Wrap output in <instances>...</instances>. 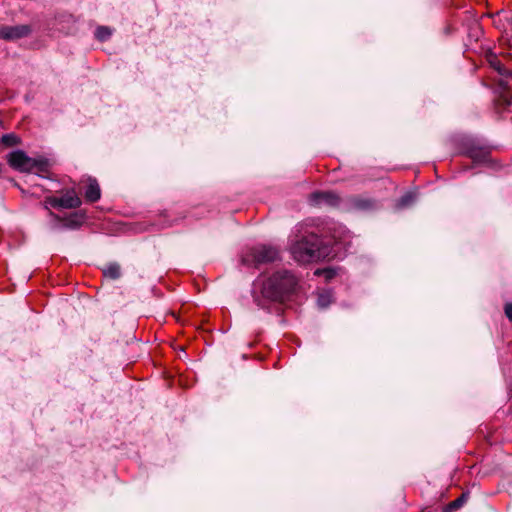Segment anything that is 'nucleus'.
<instances>
[{"instance_id":"obj_15","label":"nucleus","mask_w":512,"mask_h":512,"mask_svg":"<svg viewBox=\"0 0 512 512\" xmlns=\"http://www.w3.org/2000/svg\"><path fill=\"white\" fill-rule=\"evenodd\" d=\"M1 143L6 147L17 146L20 144V138L14 133L5 134L1 137Z\"/></svg>"},{"instance_id":"obj_20","label":"nucleus","mask_w":512,"mask_h":512,"mask_svg":"<svg viewBox=\"0 0 512 512\" xmlns=\"http://www.w3.org/2000/svg\"><path fill=\"white\" fill-rule=\"evenodd\" d=\"M318 305L322 308H325L330 303V295L329 294H320L318 296Z\"/></svg>"},{"instance_id":"obj_21","label":"nucleus","mask_w":512,"mask_h":512,"mask_svg":"<svg viewBox=\"0 0 512 512\" xmlns=\"http://www.w3.org/2000/svg\"><path fill=\"white\" fill-rule=\"evenodd\" d=\"M413 200H414V197H413L412 194H406L403 197H401V199H400V206L401 207H406L409 204H411L413 202Z\"/></svg>"},{"instance_id":"obj_14","label":"nucleus","mask_w":512,"mask_h":512,"mask_svg":"<svg viewBox=\"0 0 512 512\" xmlns=\"http://www.w3.org/2000/svg\"><path fill=\"white\" fill-rule=\"evenodd\" d=\"M468 497H469L468 493H462L457 499L451 501L447 505V507H446L447 512H452V511H455V510L459 509L460 507H462L463 504L467 501Z\"/></svg>"},{"instance_id":"obj_8","label":"nucleus","mask_w":512,"mask_h":512,"mask_svg":"<svg viewBox=\"0 0 512 512\" xmlns=\"http://www.w3.org/2000/svg\"><path fill=\"white\" fill-rule=\"evenodd\" d=\"M466 153L469 158L477 163L486 162L490 158V149L486 146H477L475 144H471L469 147H467Z\"/></svg>"},{"instance_id":"obj_18","label":"nucleus","mask_w":512,"mask_h":512,"mask_svg":"<svg viewBox=\"0 0 512 512\" xmlns=\"http://www.w3.org/2000/svg\"><path fill=\"white\" fill-rule=\"evenodd\" d=\"M48 206H51L53 208H60L59 207V202H58V197H54V196L46 197L45 201H44V207L49 212L51 210L49 209Z\"/></svg>"},{"instance_id":"obj_24","label":"nucleus","mask_w":512,"mask_h":512,"mask_svg":"<svg viewBox=\"0 0 512 512\" xmlns=\"http://www.w3.org/2000/svg\"><path fill=\"white\" fill-rule=\"evenodd\" d=\"M160 216H161V217H163V218H165V219L169 217V215H168V213H167V212H164V213H163V214H161Z\"/></svg>"},{"instance_id":"obj_11","label":"nucleus","mask_w":512,"mask_h":512,"mask_svg":"<svg viewBox=\"0 0 512 512\" xmlns=\"http://www.w3.org/2000/svg\"><path fill=\"white\" fill-rule=\"evenodd\" d=\"M49 166V161L46 158H32L27 172L44 175L49 171Z\"/></svg>"},{"instance_id":"obj_1","label":"nucleus","mask_w":512,"mask_h":512,"mask_svg":"<svg viewBox=\"0 0 512 512\" xmlns=\"http://www.w3.org/2000/svg\"><path fill=\"white\" fill-rule=\"evenodd\" d=\"M298 280L288 270H279L262 281L259 292H253V300L261 309H268L269 303H284L295 293Z\"/></svg>"},{"instance_id":"obj_6","label":"nucleus","mask_w":512,"mask_h":512,"mask_svg":"<svg viewBox=\"0 0 512 512\" xmlns=\"http://www.w3.org/2000/svg\"><path fill=\"white\" fill-rule=\"evenodd\" d=\"M31 33L29 25H15V26H2L0 27V39L4 40H17L24 38Z\"/></svg>"},{"instance_id":"obj_22","label":"nucleus","mask_w":512,"mask_h":512,"mask_svg":"<svg viewBox=\"0 0 512 512\" xmlns=\"http://www.w3.org/2000/svg\"><path fill=\"white\" fill-rule=\"evenodd\" d=\"M506 317L512 322V303H507L504 307Z\"/></svg>"},{"instance_id":"obj_16","label":"nucleus","mask_w":512,"mask_h":512,"mask_svg":"<svg viewBox=\"0 0 512 512\" xmlns=\"http://www.w3.org/2000/svg\"><path fill=\"white\" fill-rule=\"evenodd\" d=\"M111 35L112 31L107 26H99L95 31V37L101 42L107 41Z\"/></svg>"},{"instance_id":"obj_17","label":"nucleus","mask_w":512,"mask_h":512,"mask_svg":"<svg viewBox=\"0 0 512 512\" xmlns=\"http://www.w3.org/2000/svg\"><path fill=\"white\" fill-rule=\"evenodd\" d=\"M355 207L359 209H368L373 207L374 203L370 199L355 198L353 201Z\"/></svg>"},{"instance_id":"obj_4","label":"nucleus","mask_w":512,"mask_h":512,"mask_svg":"<svg viewBox=\"0 0 512 512\" xmlns=\"http://www.w3.org/2000/svg\"><path fill=\"white\" fill-rule=\"evenodd\" d=\"M49 216L52 217L55 221L61 223L62 228L67 229H78L80 228L86 219V216L83 212L77 211L69 214L68 216L61 217L57 214H55L52 211H49Z\"/></svg>"},{"instance_id":"obj_9","label":"nucleus","mask_w":512,"mask_h":512,"mask_svg":"<svg viewBox=\"0 0 512 512\" xmlns=\"http://www.w3.org/2000/svg\"><path fill=\"white\" fill-rule=\"evenodd\" d=\"M59 207L65 209L78 208L81 205V199L74 189L67 190L63 196L58 197Z\"/></svg>"},{"instance_id":"obj_7","label":"nucleus","mask_w":512,"mask_h":512,"mask_svg":"<svg viewBox=\"0 0 512 512\" xmlns=\"http://www.w3.org/2000/svg\"><path fill=\"white\" fill-rule=\"evenodd\" d=\"M31 157L27 156L22 150L12 151L7 156L10 167L21 172H27L31 164Z\"/></svg>"},{"instance_id":"obj_13","label":"nucleus","mask_w":512,"mask_h":512,"mask_svg":"<svg viewBox=\"0 0 512 512\" xmlns=\"http://www.w3.org/2000/svg\"><path fill=\"white\" fill-rule=\"evenodd\" d=\"M103 275L107 278H110L112 280H116L120 278L121 276V267L118 263H109L104 269H103Z\"/></svg>"},{"instance_id":"obj_5","label":"nucleus","mask_w":512,"mask_h":512,"mask_svg":"<svg viewBox=\"0 0 512 512\" xmlns=\"http://www.w3.org/2000/svg\"><path fill=\"white\" fill-rule=\"evenodd\" d=\"M340 197L331 191H317L309 196V203L312 206H331L336 207L340 204Z\"/></svg>"},{"instance_id":"obj_19","label":"nucleus","mask_w":512,"mask_h":512,"mask_svg":"<svg viewBox=\"0 0 512 512\" xmlns=\"http://www.w3.org/2000/svg\"><path fill=\"white\" fill-rule=\"evenodd\" d=\"M316 275H324L327 280L332 279L335 276V271L333 269H323V270H316Z\"/></svg>"},{"instance_id":"obj_3","label":"nucleus","mask_w":512,"mask_h":512,"mask_svg":"<svg viewBox=\"0 0 512 512\" xmlns=\"http://www.w3.org/2000/svg\"><path fill=\"white\" fill-rule=\"evenodd\" d=\"M280 260V251L271 245H257L242 255L241 261L246 266L259 267L262 264Z\"/></svg>"},{"instance_id":"obj_23","label":"nucleus","mask_w":512,"mask_h":512,"mask_svg":"<svg viewBox=\"0 0 512 512\" xmlns=\"http://www.w3.org/2000/svg\"><path fill=\"white\" fill-rule=\"evenodd\" d=\"M176 222V219L164 220L160 223L161 228L172 226Z\"/></svg>"},{"instance_id":"obj_10","label":"nucleus","mask_w":512,"mask_h":512,"mask_svg":"<svg viewBox=\"0 0 512 512\" xmlns=\"http://www.w3.org/2000/svg\"><path fill=\"white\" fill-rule=\"evenodd\" d=\"M84 195L87 202L94 203L100 199L101 190L96 179L89 178Z\"/></svg>"},{"instance_id":"obj_2","label":"nucleus","mask_w":512,"mask_h":512,"mask_svg":"<svg viewBox=\"0 0 512 512\" xmlns=\"http://www.w3.org/2000/svg\"><path fill=\"white\" fill-rule=\"evenodd\" d=\"M291 253L297 262L306 264L330 258L332 248L329 242L310 233L293 244Z\"/></svg>"},{"instance_id":"obj_12","label":"nucleus","mask_w":512,"mask_h":512,"mask_svg":"<svg viewBox=\"0 0 512 512\" xmlns=\"http://www.w3.org/2000/svg\"><path fill=\"white\" fill-rule=\"evenodd\" d=\"M486 60L489 65L502 76H507L510 72L504 67L497 55L489 52L486 54Z\"/></svg>"}]
</instances>
